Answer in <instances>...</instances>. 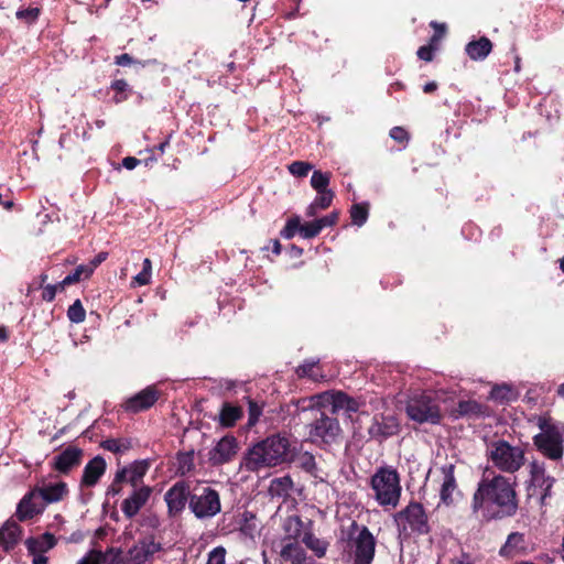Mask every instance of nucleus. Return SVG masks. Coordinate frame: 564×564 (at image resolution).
Wrapping results in <instances>:
<instances>
[{
  "label": "nucleus",
  "instance_id": "obj_31",
  "mask_svg": "<svg viewBox=\"0 0 564 564\" xmlns=\"http://www.w3.org/2000/svg\"><path fill=\"white\" fill-rule=\"evenodd\" d=\"M56 539L51 533H44L40 538L29 539L26 541V547L30 553H45L46 551L54 547Z\"/></svg>",
  "mask_w": 564,
  "mask_h": 564
},
{
  "label": "nucleus",
  "instance_id": "obj_50",
  "mask_svg": "<svg viewBox=\"0 0 564 564\" xmlns=\"http://www.w3.org/2000/svg\"><path fill=\"white\" fill-rule=\"evenodd\" d=\"M105 560L106 556L101 552L91 551L77 564H101Z\"/></svg>",
  "mask_w": 564,
  "mask_h": 564
},
{
  "label": "nucleus",
  "instance_id": "obj_15",
  "mask_svg": "<svg viewBox=\"0 0 564 564\" xmlns=\"http://www.w3.org/2000/svg\"><path fill=\"white\" fill-rule=\"evenodd\" d=\"M189 486L184 481L175 482L164 495L170 517L180 514L191 498Z\"/></svg>",
  "mask_w": 564,
  "mask_h": 564
},
{
  "label": "nucleus",
  "instance_id": "obj_53",
  "mask_svg": "<svg viewBox=\"0 0 564 564\" xmlns=\"http://www.w3.org/2000/svg\"><path fill=\"white\" fill-rule=\"evenodd\" d=\"M262 413L261 408L253 401H249V420L248 424L253 426Z\"/></svg>",
  "mask_w": 564,
  "mask_h": 564
},
{
  "label": "nucleus",
  "instance_id": "obj_55",
  "mask_svg": "<svg viewBox=\"0 0 564 564\" xmlns=\"http://www.w3.org/2000/svg\"><path fill=\"white\" fill-rule=\"evenodd\" d=\"M57 288H61L59 284L58 285H51V284L46 285L42 293L43 300L47 301V302L53 301L56 295Z\"/></svg>",
  "mask_w": 564,
  "mask_h": 564
},
{
  "label": "nucleus",
  "instance_id": "obj_37",
  "mask_svg": "<svg viewBox=\"0 0 564 564\" xmlns=\"http://www.w3.org/2000/svg\"><path fill=\"white\" fill-rule=\"evenodd\" d=\"M303 542L317 557H323L326 554L327 543L315 535L306 533L303 538Z\"/></svg>",
  "mask_w": 564,
  "mask_h": 564
},
{
  "label": "nucleus",
  "instance_id": "obj_39",
  "mask_svg": "<svg viewBox=\"0 0 564 564\" xmlns=\"http://www.w3.org/2000/svg\"><path fill=\"white\" fill-rule=\"evenodd\" d=\"M350 217L355 225L362 226L368 218V206L366 204H355L350 209Z\"/></svg>",
  "mask_w": 564,
  "mask_h": 564
},
{
  "label": "nucleus",
  "instance_id": "obj_46",
  "mask_svg": "<svg viewBox=\"0 0 564 564\" xmlns=\"http://www.w3.org/2000/svg\"><path fill=\"white\" fill-rule=\"evenodd\" d=\"M321 232V227L317 226L316 221H310L302 224L300 227V235L304 239H311L316 237Z\"/></svg>",
  "mask_w": 564,
  "mask_h": 564
},
{
  "label": "nucleus",
  "instance_id": "obj_63",
  "mask_svg": "<svg viewBox=\"0 0 564 564\" xmlns=\"http://www.w3.org/2000/svg\"><path fill=\"white\" fill-rule=\"evenodd\" d=\"M431 25H432L433 28H435V29L437 30V32H438V34H435V35L432 37V40H433V41H436L438 37H441V36L443 35V33H444V31H445V26H444V25H438L436 22H432V23H431Z\"/></svg>",
  "mask_w": 564,
  "mask_h": 564
},
{
  "label": "nucleus",
  "instance_id": "obj_47",
  "mask_svg": "<svg viewBox=\"0 0 564 564\" xmlns=\"http://www.w3.org/2000/svg\"><path fill=\"white\" fill-rule=\"evenodd\" d=\"M225 558L226 549L223 546H217L209 552L206 564H226Z\"/></svg>",
  "mask_w": 564,
  "mask_h": 564
},
{
  "label": "nucleus",
  "instance_id": "obj_28",
  "mask_svg": "<svg viewBox=\"0 0 564 564\" xmlns=\"http://www.w3.org/2000/svg\"><path fill=\"white\" fill-rule=\"evenodd\" d=\"M492 50V43L488 37H480L477 41L469 42L466 47V54L473 61H482L485 59Z\"/></svg>",
  "mask_w": 564,
  "mask_h": 564
},
{
  "label": "nucleus",
  "instance_id": "obj_25",
  "mask_svg": "<svg viewBox=\"0 0 564 564\" xmlns=\"http://www.w3.org/2000/svg\"><path fill=\"white\" fill-rule=\"evenodd\" d=\"M106 470V462L102 457L96 456L85 466L82 477V485L95 486Z\"/></svg>",
  "mask_w": 564,
  "mask_h": 564
},
{
  "label": "nucleus",
  "instance_id": "obj_52",
  "mask_svg": "<svg viewBox=\"0 0 564 564\" xmlns=\"http://www.w3.org/2000/svg\"><path fill=\"white\" fill-rule=\"evenodd\" d=\"M40 10L37 8H29L17 12V18L25 20L26 22H33L37 19Z\"/></svg>",
  "mask_w": 564,
  "mask_h": 564
},
{
  "label": "nucleus",
  "instance_id": "obj_10",
  "mask_svg": "<svg viewBox=\"0 0 564 564\" xmlns=\"http://www.w3.org/2000/svg\"><path fill=\"white\" fill-rule=\"evenodd\" d=\"M530 496H538L541 505L545 503L546 498L551 496V489L554 478L546 475L543 463L533 460L530 464Z\"/></svg>",
  "mask_w": 564,
  "mask_h": 564
},
{
  "label": "nucleus",
  "instance_id": "obj_9",
  "mask_svg": "<svg viewBox=\"0 0 564 564\" xmlns=\"http://www.w3.org/2000/svg\"><path fill=\"white\" fill-rule=\"evenodd\" d=\"M341 429L337 419L324 413L308 425V437L315 444H333L338 441Z\"/></svg>",
  "mask_w": 564,
  "mask_h": 564
},
{
  "label": "nucleus",
  "instance_id": "obj_14",
  "mask_svg": "<svg viewBox=\"0 0 564 564\" xmlns=\"http://www.w3.org/2000/svg\"><path fill=\"white\" fill-rule=\"evenodd\" d=\"M161 545L153 538L139 540L123 557V564H147L159 552Z\"/></svg>",
  "mask_w": 564,
  "mask_h": 564
},
{
  "label": "nucleus",
  "instance_id": "obj_44",
  "mask_svg": "<svg viewBox=\"0 0 564 564\" xmlns=\"http://www.w3.org/2000/svg\"><path fill=\"white\" fill-rule=\"evenodd\" d=\"M312 169V164L303 161H295L289 165L290 173L297 177L306 176Z\"/></svg>",
  "mask_w": 564,
  "mask_h": 564
},
{
  "label": "nucleus",
  "instance_id": "obj_45",
  "mask_svg": "<svg viewBox=\"0 0 564 564\" xmlns=\"http://www.w3.org/2000/svg\"><path fill=\"white\" fill-rule=\"evenodd\" d=\"M334 192L333 191H324L317 192V196L313 200L315 206H317L321 210L328 208L333 202Z\"/></svg>",
  "mask_w": 564,
  "mask_h": 564
},
{
  "label": "nucleus",
  "instance_id": "obj_34",
  "mask_svg": "<svg viewBox=\"0 0 564 564\" xmlns=\"http://www.w3.org/2000/svg\"><path fill=\"white\" fill-rule=\"evenodd\" d=\"M242 518L243 521L240 525V531L245 535L253 539L259 533V524L256 516L252 512L246 511L243 512Z\"/></svg>",
  "mask_w": 564,
  "mask_h": 564
},
{
  "label": "nucleus",
  "instance_id": "obj_8",
  "mask_svg": "<svg viewBox=\"0 0 564 564\" xmlns=\"http://www.w3.org/2000/svg\"><path fill=\"white\" fill-rule=\"evenodd\" d=\"M189 509L199 520L215 517L221 510L219 494L210 487L202 488L200 492L191 496Z\"/></svg>",
  "mask_w": 564,
  "mask_h": 564
},
{
  "label": "nucleus",
  "instance_id": "obj_16",
  "mask_svg": "<svg viewBox=\"0 0 564 564\" xmlns=\"http://www.w3.org/2000/svg\"><path fill=\"white\" fill-rule=\"evenodd\" d=\"M238 449L239 445L234 436H224L210 449L208 459L214 466L223 465L232 460L237 455Z\"/></svg>",
  "mask_w": 564,
  "mask_h": 564
},
{
  "label": "nucleus",
  "instance_id": "obj_11",
  "mask_svg": "<svg viewBox=\"0 0 564 564\" xmlns=\"http://www.w3.org/2000/svg\"><path fill=\"white\" fill-rule=\"evenodd\" d=\"M312 402L316 406H332V413L345 411L347 413L357 412L359 402L344 392H323L312 397Z\"/></svg>",
  "mask_w": 564,
  "mask_h": 564
},
{
  "label": "nucleus",
  "instance_id": "obj_29",
  "mask_svg": "<svg viewBox=\"0 0 564 564\" xmlns=\"http://www.w3.org/2000/svg\"><path fill=\"white\" fill-rule=\"evenodd\" d=\"M293 480L290 476L274 478L270 481L269 495L271 497L288 498L293 489Z\"/></svg>",
  "mask_w": 564,
  "mask_h": 564
},
{
  "label": "nucleus",
  "instance_id": "obj_20",
  "mask_svg": "<svg viewBox=\"0 0 564 564\" xmlns=\"http://www.w3.org/2000/svg\"><path fill=\"white\" fill-rule=\"evenodd\" d=\"M35 490L41 499L46 503L58 502L64 499V497L68 494L67 485L64 481H46L42 480L36 487Z\"/></svg>",
  "mask_w": 564,
  "mask_h": 564
},
{
  "label": "nucleus",
  "instance_id": "obj_42",
  "mask_svg": "<svg viewBox=\"0 0 564 564\" xmlns=\"http://www.w3.org/2000/svg\"><path fill=\"white\" fill-rule=\"evenodd\" d=\"M67 317L73 323H82L85 321L86 312L79 300H76L67 311Z\"/></svg>",
  "mask_w": 564,
  "mask_h": 564
},
{
  "label": "nucleus",
  "instance_id": "obj_22",
  "mask_svg": "<svg viewBox=\"0 0 564 564\" xmlns=\"http://www.w3.org/2000/svg\"><path fill=\"white\" fill-rule=\"evenodd\" d=\"M83 451L75 446H68L53 459V467L59 473H68L82 462Z\"/></svg>",
  "mask_w": 564,
  "mask_h": 564
},
{
  "label": "nucleus",
  "instance_id": "obj_24",
  "mask_svg": "<svg viewBox=\"0 0 564 564\" xmlns=\"http://www.w3.org/2000/svg\"><path fill=\"white\" fill-rule=\"evenodd\" d=\"M294 463L296 467L313 477L316 482H325L327 480L328 475L317 466L316 459L311 453H300L294 458Z\"/></svg>",
  "mask_w": 564,
  "mask_h": 564
},
{
  "label": "nucleus",
  "instance_id": "obj_62",
  "mask_svg": "<svg viewBox=\"0 0 564 564\" xmlns=\"http://www.w3.org/2000/svg\"><path fill=\"white\" fill-rule=\"evenodd\" d=\"M319 210H321V209H319L317 206H315V204L312 202V203L307 206V208H306V210H305V215H306L307 217H314V216H316V215H317V213H318Z\"/></svg>",
  "mask_w": 564,
  "mask_h": 564
},
{
  "label": "nucleus",
  "instance_id": "obj_5",
  "mask_svg": "<svg viewBox=\"0 0 564 564\" xmlns=\"http://www.w3.org/2000/svg\"><path fill=\"white\" fill-rule=\"evenodd\" d=\"M408 416L417 423L438 424L442 412L432 393L423 392L413 394L406 402Z\"/></svg>",
  "mask_w": 564,
  "mask_h": 564
},
{
  "label": "nucleus",
  "instance_id": "obj_40",
  "mask_svg": "<svg viewBox=\"0 0 564 564\" xmlns=\"http://www.w3.org/2000/svg\"><path fill=\"white\" fill-rule=\"evenodd\" d=\"M296 373L300 377H308L314 381H317L322 378V376L317 371L316 361H306L303 365L299 366L296 369Z\"/></svg>",
  "mask_w": 564,
  "mask_h": 564
},
{
  "label": "nucleus",
  "instance_id": "obj_18",
  "mask_svg": "<svg viewBox=\"0 0 564 564\" xmlns=\"http://www.w3.org/2000/svg\"><path fill=\"white\" fill-rule=\"evenodd\" d=\"M454 465L449 464L442 467L443 481L440 489L441 502L445 506H452L460 496L454 475Z\"/></svg>",
  "mask_w": 564,
  "mask_h": 564
},
{
  "label": "nucleus",
  "instance_id": "obj_3",
  "mask_svg": "<svg viewBox=\"0 0 564 564\" xmlns=\"http://www.w3.org/2000/svg\"><path fill=\"white\" fill-rule=\"evenodd\" d=\"M376 501L383 508H395L401 497L400 477L391 467L379 468L371 477Z\"/></svg>",
  "mask_w": 564,
  "mask_h": 564
},
{
  "label": "nucleus",
  "instance_id": "obj_38",
  "mask_svg": "<svg viewBox=\"0 0 564 564\" xmlns=\"http://www.w3.org/2000/svg\"><path fill=\"white\" fill-rule=\"evenodd\" d=\"M330 181V173H325L321 171H314L311 177V186L316 192L329 191L328 185Z\"/></svg>",
  "mask_w": 564,
  "mask_h": 564
},
{
  "label": "nucleus",
  "instance_id": "obj_12",
  "mask_svg": "<svg viewBox=\"0 0 564 564\" xmlns=\"http://www.w3.org/2000/svg\"><path fill=\"white\" fill-rule=\"evenodd\" d=\"M350 549L354 554V564H371L375 556L376 540L368 528L364 527L358 535L351 540Z\"/></svg>",
  "mask_w": 564,
  "mask_h": 564
},
{
  "label": "nucleus",
  "instance_id": "obj_48",
  "mask_svg": "<svg viewBox=\"0 0 564 564\" xmlns=\"http://www.w3.org/2000/svg\"><path fill=\"white\" fill-rule=\"evenodd\" d=\"M300 219L297 217L291 218L288 220L285 228L282 230V236L285 239H291L294 237L295 232H300Z\"/></svg>",
  "mask_w": 564,
  "mask_h": 564
},
{
  "label": "nucleus",
  "instance_id": "obj_35",
  "mask_svg": "<svg viewBox=\"0 0 564 564\" xmlns=\"http://www.w3.org/2000/svg\"><path fill=\"white\" fill-rule=\"evenodd\" d=\"M93 274L91 267L87 264L78 265L72 274L66 275L59 283L61 289L65 285H69L80 281L82 279H88Z\"/></svg>",
  "mask_w": 564,
  "mask_h": 564
},
{
  "label": "nucleus",
  "instance_id": "obj_4",
  "mask_svg": "<svg viewBox=\"0 0 564 564\" xmlns=\"http://www.w3.org/2000/svg\"><path fill=\"white\" fill-rule=\"evenodd\" d=\"M487 456L499 470L513 474L524 465V451L505 440H497L487 446Z\"/></svg>",
  "mask_w": 564,
  "mask_h": 564
},
{
  "label": "nucleus",
  "instance_id": "obj_13",
  "mask_svg": "<svg viewBox=\"0 0 564 564\" xmlns=\"http://www.w3.org/2000/svg\"><path fill=\"white\" fill-rule=\"evenodd\" d=\"M150 464L148 460H135L129 466L118 469L115 475L113 482L110 490L117 495L120 492V488H116L117 484L128 482L134 488H139V484L142 481L144 475L148 473Z\"/></svg>",
  "mask_w": 564,
  "mask_h": 564
},
{
  "label": "nucleus",
  "instance_id": "obj_19",
  "mask_svg": "<svg viewBox=\"0 0 564 564\" xmlns=\"http://www.w3.org/2000/svg\"><path fill=\"white\" fill-rule=\"evenodd\" d=\"M151 492L152 489L149 486H141L139 488H135L133 492L128 498H126L121 503V510L123 514L128 519H131L134 516H137L138 512L148 502Z\"/></svg>",
  "mask_w": 564,
  "mask_h": 564
},
{
  "label": "nucleus",
  "instance_id": "obj_57",
  "mask_svg": "<svg viewBox=\"0 0 564 564\" xmlns=\"http://www.w3.org/2000/svg\"><path fill=\"white\" fill-rule=\"evenodd\" d=\"M107 258L106 252L98 253L87 265L91 267V271L94 272L96 268L101 264Z\"/></svg>",
  "mask_w": 564,
  "mask_h": 564
},
{
  "label": "nucleus",
  "instance_id": "obj_1",
  "mask_svg": "<svg viewBox=\"0 0 564 564\" xmlns=\"http://www.w3.org/2000/svg\"><path fill=\"white\" fill-rule=\"evenodd\" d=\"M518 510L514 484L507 477L497 475L479 481L471 500V511L476 518L489 521L512 517Z\"/></svg>",
  "mask_w": 564,
  "mask_h": 564
},
{
  "label": "nucleus",
  "instance_id": "obj_61",
  "mask_svg": "<svg viewBox=\"0 0 564 564\" xmlns=\"http://www.w3.org/2000/svg\"><path fill=\"white\" fill-rule=\"evenodd\" d=\"M33 555L32 563L33 564H47V557L44 553H31Z\"/></svg>",
  "mask_w": 564,
  "mask_h": 564
},
{
  "label": "nucleus",
  "instance_id": "obj_64",
  "mask_svg": "<svg viewBox=\"0 0 564 564\" xmlns=\"http://www.w3.org/2000/svg\"><path fill=\"white\" fill-rule=\"evenodd\" d=\"M436 88H437V84L435 82H430L424 85L423 91L426 94H430V93H433L434 90H436Z\"/></svg>",
  "mask_w": 564,
  "mask_h": 564
},
{
  "label": "nucleus",
  "instance_id": "obj_7",
  "mask_svg": "<svg viewBox=\"0 0 564 564\" xmlns=\"http://www.w3.org/2000/svg\"><path fill=\"white\" fill-rule=\"evenodd\" d=\"M542 432L534 436L533 442L538 449L550 459L557 460L563 456L564 431L560 426L550 425L540 420Z\"/></svg>",
  "mask_w": 564,
  "mask_h": 564
},
{
  "label": "nucleus",
  "instance_id": "obj_58",
  "mask_svg": "<svg viewBox=\"0 0 564 564\" xmlns=\"http://www.w3.org/2000/svg\"><path fill=\"white\" fill-rule=\"evenodd\" d=\"M139 163L140 161L133 156H127L122 160V165L127 170H133L134 167L138 166Z\"/></svg>",
  "mask_w": 564,
  "mask_h": 564
},
{
  "label": "nucleus",
  "instance_id": "obj_21",
  "mask_svg": "<svg viewBox=\"0 0 564 564\" xmlns=\"http://www.w3.org/2000/svg\"><path fill=\"white\" fill-rule=\"evenodd\" d=\"M39 498L41 497L34 488L21 499L17 508V517L20 521L32 519L44 510V503H41Z\"/></svg>",
  "mask_w": 564,
  "mask_h": 564
},
{
  "label": "nucleus",
  "instance_id": "obj_32",
  "mask_svg": "<svg viewBox=\"0 0 564 564\" xmlns=\"http://www.w3.org/2000/svg\"><path fill=\"white\" fill-rule=\"evenodd\" d=\"M303 522L297 516H290L283 522L285 536L282 541H297L302 534Z\"/></svg>",
  "mask_w": 564,
  "mask_h": 564
},
{
  "label": "nucleus",
  "instance_id": "obj_17",
  "mask_svg": "<svg viewBox=\"0 0 564 564\" xmlns=\"http://www.w3.org/2000/svg\"><path fill=\"white\" fill-rule=\"evenodd\" d=\"M398 419L392 414L376 415L368 432L371 437L382 440L395 435L399 432Z\"/></svg>",
  "mask_w": 564,
  "mask_h": 564
},
{
  "label": "nucleus",
  "instance_id": "obj_43",
  "mask_svg": "<svg viewBox=\"0 0 564 564\" xmlns=\"http://www.w3.org/2000/svg\"><path fill=\"white\" fill-rule=\"evenodd\" d=\"M101 446L104 449L112 452V453H122L126 452L130 445L128 442L116 440V438H109L101 443Z\"/></svg>",
  "mask_w": 564,
  "mask_h": 564
},
{
  "label": "nucleus",
  "instance_id": "obj_59",
  "mask_svg": "<svg viewBox=\"0 0 564 564\" xmlns=\"http://www.w3.org/2000/svg\"><path fill=\"white\" fill-rule=\"evenodd\" d=\"M133 59L129 54H121L116 57V64L119 66H128L132 64Z\"/></svg>",
  "mask_w": 564,
  "mask_h": 564
},
{
  "label": "nucleus",
  "instance_id": "obj_49",
  "mask_svg": "<svg viewBox=\"0 0 564 564\" xmlns=\"http://www.w3.org/2000/svg\"><path fill=\"white\" fill-rule=\"evenodd\" d=\"M338 216H339L338 212H332L330 214H328L319 219H316L315 221H316L317 226L321 227V231H322L324 228L334 226L338 220Z\"/></svg>",
  "mask_w": 564,
  "mask_h": 564
},
{
  "label": "nucleus",
  "instance_id": "obj_51",
  "mask_svg": "<svg viewBox=\"0 0 564 564\" xmlns=\"http://www.w3.org/2000/svg\"><path fill=\"white\" fill-rule=\"evenodd\" d=\"M460 414H471L478 413L480 411V405L475 401H462L458 404Z\"/></svg>",
  "mask_w": 564,
  "mask_h": 564
},
{
  "label": "nucleus",
  "instance_id": "obj_2",
  "mask_svg": "<svg viewBox=\"0 0 564 564\" xmlns=\"http://www.w3.org/2000/svg\"><path fill=\"white\" fill-rule=\"evenodd\" d=\"M290 452V442L279 434L272 435L257 443L248 453L246 467L249 470H259L263 467H273L284 463Z\"/></svg>",
  "mask_w": 564,
  "mask_h": 564
},
{
  "label": "nucleus",
  "instance_id": "obj_36",
  "mask_svg": "<svg viewBox=\"0 0 564 564\" xmlns=\"http://www.w3.org/2000/svg\"><path fill=\"white\" fill-rule=\"evenodd\" d=\"M524 543V536L522 533L519 532H512L509 534L505 545L500 550V554L503 556L512 555V553L522 547Z\"/></svg>",
  "mask_w": 564,
  "mask_h": 564
},
{
  "label": "nucleus",
  "instance_id": "obj_60",
  "mask_svg": "<svg viewBox=\"0 0 564 564\" xmlns=\"http://www.w3.org/2000/svg\"><path fill=\"white\" fill-rule=\"evenodd\" d=\"M117 93H123L128 88V83L123 79H118L111 86Z\"/></svg>",
  "mask_w": 564,
  "mask_h": 564
},
{
  "label": "nucleus",
  "instance_id": "obj_54",
  "mask_svg": "<svg viewBox=\"0 0 564 564\" xmlns=\"http://www.w3.org/2000/svg\"><path fill=\"white\" fill-rule=\"evenodd\" d=\"M390 137L398 142H403L408 140V132L401 127H394L390 130Z\"/></svg>",
  "mask_w": 564,
  "mask_h": 564
},
{
  "label": "nucleus",
  "instance_id": "obj_23",
  "mask_svg": "<svg viewBox=\"0 0 564 564\" xmlns=\"http://www.w3.org/2000/svg\"><path fill=\"white\" fill-rule=\"evenodd\" d=\"M158 400V391L153 387H148L128 399L124 408L128 411L139 412L151 408Z\"/></svg>",
  "mask_w": 564,
  "mask_h": 564
},
{
  "label": "nucleus",
  "instance_id": "obj_26",
  "mask_svg": "<svg viewBox=\"0 0 564 564\" xmlns=\"http://www.w3.org/2000/svg\"><path fill=\"white\" fill-rule=\"evenodd\" d=\"M280 556L291 564H307L306 552L299 541H281Z\"/></svg>",
  "mask_w": 564,
  "mask_h": 564
},
{
  "label": "nucleus",
  "instance_id": "obj_41",
  "mask_svg": "<svg viewBox=\"0 0 564 564\" xmlns=\"http://www.w3.org/2000/svg\"><path fill=\"white\" fill-rule=\"evenodd\" d=\"M152 274V263L149 258L143 260V269L133 278V283L139 286H143L150 283Z\"/></svg>",
  "mask_w": 564,
  "mask_h": 564
},
{
  "label": "nucleus",
  "instance_id": "obj_56",
  "mask_svg": "<svg viewBox=\"0 0 564 564\" xmlns=\"http://www.w3.org/2000/svg\"><path fill=\"white\" fill-rule=\"evenodd\" d=\"M417 56L419 58L431 62L433 59V47L432 46H421L417 50Z\"/></svg>",
  "mask_w": 564,
  "mask_h": 564
},
{
  "label": "nucleus",
  "instance_id": "obj_33",
  "mask_svg": "<svg viewBox=\"0 0 564 564\" xmlns=\"http://www.w3.org/2000/svg\"><path fill=\"white\" fill-rule=\"evenodd\" d=\"M518 394L513 387L503 383L497 384L491 389L489 399L502 404L516 400Z\"/></svg>",
  "mask_w": 564,
  "mask_h": 564
},
{
  "label": "nucleus",
  "instance_id": "obj_6",
  "mask_svg": "<svg viewBox=\"0 0 564 564\" xmlns=\"http://www.w3.org/2000/svg\"><path fill=\"white\" fill-rule=\"evenodd\" d=\"M394 521L400 534L405 536L411 533L425 534L429 532L427 516L419 502H411L395 513Z\"/></svg>",
  "mask_w": 564,
  "mask_h": 564
},
{
  "label": "nucleus",
  "instance_id": "obj_27",
  "mask_svg": "<svg viewBox=\"0 0 564 564\" xmlns=\"http://www.w3.org/2000/svg\"><path fill=\"white\" fill-rule=\"evenodd\" d=\"M21 529L15 522L7 521L0 528V546L4 551L13 549L20 540Z\"/></svg>",
  "mask_w": 564,
  "mask_h": 564
},
{
  "label": "nucleus",
  "instance_id": "obj_30",
  "mask_svg": "<svg viewBox=\"0 0 564 564\" xmlns=\"http://www.w3.org/2000/svg\"><path fill=\"white\" fill-rule=\"evenodd\" d=\"M242 413L240 406L225 403L219 413V423L224 427H231L241 419Z\"/></svg>",
  "mask_w": 564,
  "mask_h": 564
}]
</instances>
